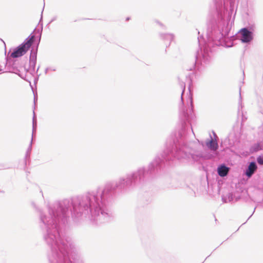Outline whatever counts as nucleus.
I'll return each instance as SVG.
<instances>
[{
  "label": "nucleus",
  "instance_id": "f704fd0d",
  "mask_svg": "<svg viewBox=\"0 0 263 263\" xmlns=\"http://www.w3.org/2000/svg\"><path fill=\"white\" fill-rule=\"evenodd\" d=\"M55 20V18H53V19H52V20L50 21V23H51L52 22L54 21Z\"/></svg>",
  "mask_w": 263,
  "mask_h": 263
},
{
  "label": "nucleus",
  "instance_id": "c85d7f7f",
  "mask_svg": "<svg viewBox=\"0 0 263 263\" xmlns=\"http://www.w3.org/2000/svg\"><path fill=\"white\" fill-rule=\"evenodd\" d=\"M256 207L254 208V211L253 212V213L252 214V215L248 218V219L253 215V214H254V213L255 212V209H256Z\"/></svg>",
  "mask_w": 263,
  "mask_h": 263
},
{
  "label": "nucleus",
  "instance_id": "4c0bfd02",
  "mask_svg": "<svg viewBox=\"0 0 263 263\" xmlns=\"http://www.w3.org/2000/svg\"><path fill=\"white\" fill-rule=\"evenodd\" d=\"M243 76L245 75V72H244V71H243Z\"/></svg>",
  "mask_w": 263,
  "mask_h": 263
},
{
  "label": "nucleus",
  "instance_id": "0eeeda50",
  "mask_svg": "<svg viewBox=\"0 0 263 263\" xmlns=\"http://www.w3.org/2000/svg\"><path fill=\"white\" fill-rule=\"evenodd\" d=\"M230 168L224 164L219 165L217 167V173L221 177L226 176L229 172Z\"/></svg>",
  "mask_w": 263,
  "mask_h": 263
},
{
  "label": "nucleus",
  "instance_id": "9b49d317",
  "mask_svg": "<svg viewBox=\"0 0 263 263\" xmlns=\"http://www.w3.org/2000/svg\"><path fill=\"white\" fill-rule=\"evenodd\" d=\"M39 44L37 43L36 47H32L31 52H30L29 60L36 61V56H37Z\"/></svg>",
  "mask_w": 263,
  "mask_h": 263
},
{
  "label": "nucleus",
  "instance_id": "7c9ffc66",
  "mask_svg": "<svg viewBox=\"0 0 263 263\" xmlns=\"http://www.w3.org/2000/svg\"><path fill=\"white\" fill-rule=\"evenodd\" d=\"M244 119H245V120H247V118H246V117H245L242 114V121H244Z\"/></svg>",
  "mask_w": 263,
  "mask_h": 263
},
{
  "label": "nucleus",
  "instance_id": "e433bc0d",
  "mask_svg": "<svg viewBox=\"0 0 263 263\" xmlns=\"http://www.w3.org/2000/svg\"><path fill=\"white\" fill-rule=\"evenodd\" d=\"M129 18L128 17H127V18H126V20H129Z\"/></svg>",
  "mask_w": 263,
  "mask_h": 263
},
{
  "label": "nucleus",
  "instance_id": "412c9836",
  "mask_svg": "<svg viewBox=\"0 0 263 263\" xmlns=\"http://www.w3.org/2000/svg\"><path fill=\"white\" fill-rule=\"evenodd\" d=\"M227 199L228 200L229 202H232L234 199V195L232 193H229L227 196Z\"/></svg>",
  "mask_w": 263,
  "mask_h": 263
},
{
  "label": "nucleus",
  "instance_id": "2eb2a0df",
  "mask_svg": "<svg viewBox=\"0 0 263 263\" xmlns=\"http://www.w3.org/2000/svg\"><path fill=\"white\" fill-rule=\"evenodd\" d=\"M244 28H247L248 30L251 32V33L253 34V32L256 29V26L254 24H249L247 27Z\"/></svg>",
  "mask_w": 263,
  "mask_h": 263
},
{
  "label": "nucleus",
  "instance_id": "5701e85b",
  "mask_svg": "<svg viewBox=\"0 0 263 263\" xmlns=\"http://www.w3.org/2000/svg\"><path fill=\"white\" fill-rule=\"evenodd\" d=\"M33 113L34 114V112H33ZM37 124V123H36V119L35 118V117L34 115L33 116V120H32V124Z\"/></svg>",
  "mask_w": 263,
  "mask_h": 263
},
{
  "label": "nucleus",
  "instance_id": "f257e3e1",
  "mask_svg": "<svg viewBox=\"0 0 263 263\" xmlns=\"http://www.w3.org/2000/svg\"><path fill=\"white\" fill-rule=\"evenodd\" d=\"M187 108H180L179 118L181 130L179 139L174 141L172 147L167 148L157 155L149 164L147 168L140 167L136 171L120 177L116 182H109L103 187L99 186L81 196L66 198L48 207V212L39 210V225L43 231V238L49 250L47 257L49 263H72L70 259L74 245L70 239L64 238L63 230L68 223L69 210L73 221L78 223L86 218L93 224L99 226L114 218L112 201L118 188L132 190L148 180L164 166L165 162L175 159H190V147L186 145V133L190 129V104Z\"/></svg>",
  "mask_w": 263,
  "mask_h": 263
},
{
  "label": "nucleus",
  "instance_id": "4be33fe9",
  "mask_svg": "<svg viewBox=\"0 0 263 263\" xmlns=\"http://www.w3.org/2000/svg\"><path fill=\"white\" fill-rule=\"evenodd\" d=\"M37 126V124H32V138H33V134L36 131Z\"/></svg>",
  "mask_w": 263,
  "mask_h": 263
},
{
  "label": "nucleus",
  "instance_id": "72a5a7b5",
  "mask_svg": "<svg viewBox=\"0 0 263 263\" xmlns=\"http://www.w3.org/2000/svg\"><path fill=\"white\" fill-rule=\"evenodd\" d=\"M42 14L41 15V18H40V20L39 23H41V22L42 21Z\"/></svg>",
  "mask_w": 263,
  "mask_h": 263
},
{
  "label": "nucleus",
  "instance_id": "a211bd4d",
  "mask_svg": "<svg viewBox=\"0 0 263 263\" xmlns=\"http://www.w3.org/2000/svg\"><path fill=\"white\" fill-rule=\"evenodd\" d=\"M242 97L241 96V88L239 89V106H238V111H240V108H242Z\"/></svg>",
  "mask_w": 263,
  "mask_h": 263
},
{
  "label": "nucleus",
  "instance_id": "6ab92c4d",
  "mask_svg": "<svg viewBox=\"0 0 263 263\" xmlns=\"http://www.w3.org/2000/svg\"><path fill=\"white\" fill-rule=\"evenodd\" d=\"M15 73L18 75L22 79L26 80V72H20L19 70H17V72H15Z\"/></svg>",
  "mask_w": 263,
  "mask_h": 263
},
{
  "label": "nucleus",
  "instance_id": "2f4dec72",
  "mask_svg": "<svg viewBox=\"0 0 263 263\" xmlns=\"http://www.w3.org/2000/svg\"><path fill=\"white\" fill-rule=\"evenodd\" d=\"M244 119H245V120H247V118H246V117H245L242 114V121H244Z\"/></svg>",
  "mask_w": 263,
  "mask_h": 263
},
{
  "label": "nucleus",
  "instance_id": "f3484780",
  "mask_svg": "<svg viewBox=\"0 0 263 263\" xmlns=\"http://www.w3.org/2000/svg\"><path fill=\"white\" fill-rule=\"evenodd\" d=\"M180 87L181 88V89H182V93H181V102L182 103V104H183V98H182V96H183V94L185 91V83L183 82H180Z\"/></svg>",
  "mask_w": 263,
  "mask_h": 263
},
{
  "label": "nucleus",
  "instance_id": "9d476101",
  "mask_svg": "<svg viewBox=\"0 0 263 263\" xmlns=\"http://www.w3.org/2000/svg\"><path fill=\"white\" fill-rule=\"evenodd\" d=\"M35 39V35L31 33L29 36L25 39L23 43L25 44V45L30 49L33 42L34 41Z\"/></svg>",
  "mask_w": 263,
  "mask_h": 263
},
{
  "label": "nucleus",
  "instance_id": "dca6fc26",
  "mask_svg": "<svg viewBox=\"0 0 263 263\" xmlns=\"http://www.w3.org/2000/svg\"><path fill=\"white\" fill-rule=\"evenodd\" d=\"M36 63V61L29 60V67L30 69L33 71L35 70V67Z\"/></svg>",
  "mask_w": 263,
  "mask_h": 263
},
{
  "label": "nucleus",
  "instance_id": "423d86ee",
  "mask_svg": "<svg viewBox=\"0 0 263 263\" xmlns=\"http://www.w3.org/2000/svg\"><path fill=\"white\" fill-rule=\"evenodd\" d=\"M213 135L214 136L215 140H213V139L210 135L211 139L210 140H208L206 141L205 144L206 146L211 151H216L218 148V144L216 140V138H217V136L214 132H213Z\"/></svg>",
  "mask_w": 263,
  "mask_h": 263
},
{
  "label": "nucleus",
  "instance_id": "473e14b6",
  "mask_svg": "<svg viewBox=\"0 0 263 263\" xmlns=\"http://www.w3.org/2000/svg\"><path fill=\"white\" fill-rule=\"evenodd\" d=\"M244 119H245V120H247V118H246V117H245L242 114V121H244Z\"/></svg>",
  "mask_w": 263,
  "mask_h": 263
},
{
  "label": "nucleus",
  "instance_id": "7ed1b4c3",
  "mask_svg": "<svg viewBox=\"0 0 263 263\" xmlns=\"http://www.w3.org/2000/svg\"><path fill=\"white\" fill-rule=\"evenodd\" d=\"M29 49L23 43L16 47L12 52L11 57L13 58H17L24 55Z\"/></svg>",
  "mask_w": 263,
  "mask_h": 263
},
{
  "label": "nucleus",
  "instance_id": "f8f14e48",
  "mask_svg": "<svg viewBox=\"0 0 263 263\" xmlns=\"http://www.w3.org/2000/svg\"><path fill=\"white\" fill-rule=\"evenodd\" d=\"M262 149V145L259 143L254 144L250 148V152L254 153Z\"/></svg>",
  "mask_w": 263,
  "mask_h": 263
},
{
  "label": "nucleus",
  "instance_id": "39448f33",
  "mask_svg": "<svg viewBox=\"0 0 263 263\" xmlns=\"http://www.w3.org/2000/svg\"><path fill=\"white\" fill-rule=\"evenodd\" d=\"M257 169V165L255 161L250 162L246 168L244 174L248 178H251Z\"/></svg>",
  "mask_w": 263,
  "mask_h": 263
},
{
  "label": "nucleus",
  "instance_id": "20e7f679",
  "mask_svg": "<svg viewBox=\"0 0 263 263\" xmlns=\"http://www.w3.org/2000/svg\"><path fill=\"white\" fill-rule=\"evenodd\" d=\"M240 40L243 43H249L253 39V35L247 28H242L239 32Z\"/></svg>",
  "mask_w": 263,
  "mask_h": 263
},
{
  "label": "nucleus",
  "instance_id": "4468645a",
  "mask_svg": "<svg viewBox=\"0 0 263 263\" xmlns=\"http://www.w3.org/2000/svg\"><path fill=\"white\" fill-rule=\"evenodd\" d=\"M43 30V25H41V27L40 28H35L33 30V33L35 34H38L39 41L37 43H40L41 41V36H42V32Z\"/></svg>",
  "mask_w": 263,
  "mask_h": 263
},
{
  "label": "nucleus",
  "instance_id": "aec40b11",
  "mask_svg": "<svg viewBox=\"0 0 263 263\" xmlns=\"http://www.w3.org/2000/svg\"><path fill=\"white\" fill-rule=\"evenodd\" d=\"M256 161L259 165H263V155L258 156L256 158Z\"/></svg>",
  "mask_w": 263,
  "mask_h": 263
},
{
  "label": "nucleus",
  "instance_id": "f03ea898",
  "mask_svg": "<svg viewBox=\"0 0 263 263\" xmlns=\"http://www.w3.org/2000/svg\"><path fill=\"white\" fill-rule=\"evenodd\" d=\"M214 2L215 11L208 25L206 39L203 35L197 38L198 50H212L216 46H227L226 42L229 40L235 0H214Z\"/></svg>",
  "mask_w": 263,
  "mask_h": 263
},
{
  "label": "nucleus",
  "instance_id": "cd10ccee",
  "mask_svg": "<svg viewBox=\"0 0 263 263\" xmlns=\"http://www.w3.org/2000/svg\"><path fill=\"white\" fill-rule=\"evenodd\" d=\"M49 67L45 69V73L46 74V73H47L48 71H49Z\"/></svg>",
  "mask_w": 263,
  "mask_h": 263
},
{
  "label": "nucleus",
  "instance_id": "bb28decb",
  "mask_svg": "<svg viewBox=\"0 0 263 263\" xmlns=\"http://www.w3.org/2000/svg\"><path fill=\"white\" fill-rule=\"evenodd\" d=\"M37 100V97L34 94V102L35 103V101Z\"/></svg>",
  "mask_w": 263,
  "mask_h": 263
},
{
  "label": "nucleus",
  "instance_id": "1a4fd4ad",
  "mask_svg": "<svg viewBox=\"0 0 263 263\" xmlns=\"http://www.w3.org/2000/svg\"><path fill=\"white\" fill-rule=\"evenodd\" d=\"M10 52H8V55L6 58V64L5 67L7 68V70L10 71L11 67L13 65L14 61L11 57V54L9 55Z\"/></svg>",
  "mask_w": 263,
  "mask_h": 263
},
{
  "label": "nucleus",
  "instance_id": "a878e982",
  "mask_svg": "<svg viewBox=\"0 0 263 263\" xmlns=\"http://www.w3.org/2000/svg\"><path fill=\"white\" fill-rule=\"evenodd\" d=\"M49 70H50V71H56V68L54 67H49Z\"/></svg>",
  "mask_w": 263,
  "mask_h": 263
},
{
  "label": "nucleus",
  "instance_id": "6e6552de",
  "mask_svg": "<svg viewBox=\"0 0 263 263\" xmlns=\"http://www.w3.org/2000/svg\"><path fill=\"white\" fill-rule=\"evenodd\" d=\"M160 36L162 40L168 42V46L174 38V35L171 33H160Z\"/></svg>",
  "mask_w": 263,
  "mask_h": 263
},
{
  "label": "nucleus",
  "instance_id": "c9c22d12",
  "mask_svg": "<svg viewBox=\"0 0 263 263\" xmlns=\"http://www.w3.org/2000/svg\"><path fill=\"white\" fill-rule=\"evenodd\" d=\"M1 67L2 66L0 65V71H2L3 70V69Z\"/></svg>",
  "mask_w": 263,
  "mask_h": 263
},
{
  "label": "nucleus",
  "instance_id": "b1692460",
  "mask_svg": "<svg viewBox=\"0 0 263 263\" xmlns=\"http://www.w3.org/2000/svg\"><path fill=\"white\" fill-rule=\"evenodd\" d=\"M157 24H158L159 25H160L161 27H165L159 21H156L155 22Z\"/></svg>",
  "mask_w": 263,
  "mask_h": 263
},
{
  "label": "nucleus",
  "instance_id": "c756f323",
  "mask_svg": "<svg viewBox=\"0 0 263 263\" xmlns=\"http://www.w3.org/2000/svg\"><path fill=\"white\" fill-rule=\"evenodd\" d=\"M227 199H225L224 198H222V200L224 202H227Z\"/></svg>",
  "mask_w": 263,
  "mask_h": 263
},
{
  "label": "nucleus",
  "instance_id": "393cba45",
  "mask_svg": "<svg viewBox=\"0 0 263 263\" xmlns=\"http://www.w3.org/2000/svg\"><path fill=\"white\" fill-rule=\"evenodd\" d=\"M240 199V196H234V199H235V201H238Z\"/></svg>",
  "mask_w": 263,
  "mask_h": 263
},
{
  "label": "nucleus",
  "instance_id": "58836bf2",
  "mask_svg": "<svg viewBox=\"0 0 263 263\" xmlns=\"http://www.w3.org/2000/svg\"><path fill=\"white\" fill-rule=\"evenodd\" d=\"M199 33H200V32L198 31V34H199Z\"/></svg>",
  "mask_w": 263,
  "mask_h": 263
},
{
  "label": "nucleus",
  "instance_id": "ddd939ff",
  "mask_svg": "<svg viewBox=\"0 0 263 263\" xmlns=\"http://www.w3.org/2000/svg\"><path fill=\"white\" fill-rule=\"evenodd\" d=\"M32 139H31L29 145L26 151L25 157V164L26 165L27 161H30V157L31 152L32 151Z\"/></svg>",
  "mask_w": 263,
  "mask_h": 263
}]
</instances>
